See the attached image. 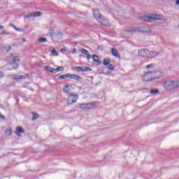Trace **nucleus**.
I'll use <instances>...</instances> for the list:
<instances>
[{
	"mask_svg": "<svg viewBox=\"0 0 179 179\" xmlns=\"http://www.w3.org/2000/svg\"><path fill=\"white\" fill-rule=\"evenodd\" d=\"M15 134L17 136H21L20 134H24V130H23V128L20 127H17L16 128V131H15Z\"/></svg>",
	"mask_w": 179,
	"mask_h": 179,
	"instance_id": "nucleus-15",
	"label": "nucleus"
},
{
	"mask_svg": "<svg viewBox=\"0 0 179 179\" xmlns=\"http://www.w3.org/2000/svg\"><path fill=\"white\" fill-rule=\"evenodd\" d=\"M178 28H179V24H178Z\"/></svg>",
	"mask_w": 179,
	"mask_h": 179,
	"instance_id": "nucleus-47",
	"label": "nucleus"
},
{
	"mask_svg": "<svg viewBox=\"0 0 179 179\" xmlns=\"http://www.w3.org/2000/svg\"><path fill=\"white\" fill-rule=\"evenodd\" d=\"M10 27H12L13 29H14V30H15V31H19L20 33L23 32V29H19V28L16 27V26H15V25L13 24H10Z\"/></svg>",
	"mask_w": 179,
	"mask_h": 179,
	"instance_id": "nucleus-20",
	"label": "nucleus"
},
{
	"mask_svg": "<svg viewBox=\"0 0 179 179\" xmlns=\"http://www.w3.org/2000/svg\"><path fill=\"white\" fill-rule=\"evenodd\" d=\"M57 37H58V38H62V34L59 33V34H57Z\"/></svg>",
	"mask_w": 179,
	"mask_h": 179,
	"instance_id": "nucleus-36",
	"label": "nucleus"
},
{
	"mask_svg": "<svg viewBox=\"0 0 179 179\" xmlns=\"http://www.w3.org/2000/svg\"><path fill=\"white\" fill-rule=\"evenodd\" d=\"M96 104V102H91V103H79V107L82 110H90V108H92L93 106Z\"/></svg>",
	"mask_w": 179,
	"mask_h": 179,
	"instance_id": "nucleus-5",
	"label": "nucleus"
},
{
	"mask_svg": "<svg viewBox=\"0 0 179 179\" xmlns=\"http://www.w3.org/2000/svg\"><path fill=\"white\" fill-rule=\"evenodd\" d=\"M68 78H69V79H73L74 80H80V79H82L81 76H79L76 74L67 73V74H64L59 76V79H61V80L68 79Z\"/></svg>",
	"mask_w": 179,
	"mask_h": 179,
	"instance_id": "nucleus-3",
	"label": "nucleus"
},
{
	"mask_svg": "<svg viewBox=\"0 0 179 179\" xmlns=\"http://www.w3.org/2000/svg\"><path fill=\"white\" fill-rule=\"evenodd\" d=\"M63 92L66 94H72L73 93H71L72 92V85H66L63 89Z\"/></svg>",
	"mask_w": 179,
	"mask_h": 179,
	"instance_id": "nucleus-13",
	"label": "nucleus"
},
{
	"mask_svg": "<svg viewBox=\"0 0 179 179\" xmlns=\"http://www.w3.org/2000/svg\"><path fill=\"white\" fill-rule=\"evenodd\" d=\"M122 38H126V40L131 38V36H122Z\"/></svg>",
	"mask_w": 179,
	"mask_h": 179,
	"instance_id": "nucleus-34",
	"label": "nucleus"
},
{
	"mask_svg": "<svg viewBox=\"0 0 179 179\" xmlns=\"http://www.w3.org/2000/svg\"><path fill=\"white\" fill-rule=\"evenodd\" d=\"M5 50L8 52V51H10V50H12V48L10 47V45H7L5 47Z\"/></svg>",
	"mask_w": 179,
	"mask_h": 179,
	"instance_id": "nucleus-33",
	"label": "nucleus"
},
{
	"mask_svg": "<svg viewBox=\"0 0 179 179\" xmlns=\"http://www.w3.org/2000/svg\"><path fill=\"white\" fill-rule=\"evenodd\" d=\"M39 43H47V38H40L38 39Z\"/></svg>",
	"mask_w": 179,
	"mask_h": 179,
	"instance_id": "nucleus-31",
	"label": "nucleus"
},
{
	"mask_svg": "<svg viewBox=\"0 0 179 179\" xmlns=\"http://www.w3.org/2000/svg\"><path fill=\"white\" fill-rule=\"evenodd\" d=\"M0 34H5V30H2L0 31Z\"/></svg>",
	"mask_w": 179,
	"mask_h": 179,
	"instance_id": "nucleus-42",
	"label": "nucleus"
},
{
	"mask_svg": "<svg viewBox=\"0 0 179 179\" xmlns=\"http://www.w3.org/2000/svg\"><path fill=\"white\" fill-rule=\"evenodd\" d=\"M61 52H65V51H66V49H65V48H62V49H61Z\"/></svg>",
	"mask_w": 179,
	"mask_h": 179,
	"instance_id": "nucleus-40",
	"label": "nucleus"
},
{
	"mask_svg": "<svg viewBox=\"0 0 179 179\" xmlns=\"http://www.w3.org/2000/svg\"><path fill=\"white\" fill-rule=\"evenodd\" d=\"M99 23H101V24H103V26H110V22H108V20L107 18L102 17L101 18V21H98Z\"/></svg>",
	"mask_w": 179,
	"mask_h": 179,
	"instance_id": "nucleus-14",
	"label": "nucleus"
},
{
	"mask_svg": "<svg viewBox=\"0 0 179 179\" xmlns=\"http://www.w3.org/2000/svg\"><path fill=\"white\" fill-rule=\"evenodd\" d=\"M17 68H19V65L17 64L13 66V69H17Z\"/></svg>",
	"mask_w": 179,
	"mask_h": 179,
	"instance_id": "nucleus-39",
	"label": "nucleus"
},
{
	"mask_svg": "<svg viewBox=\"0 0 179 179\" xmlns=\"http://www.w3.org/2000/svg\"><path fill=\"white\" fill-rule=\"evenodd\" d=\"M103 65L108 66L110 64V60L108 59H105L103 62Z\"/></svg>",
	"mask_w": 179,
	"mask_h": 179,
	"instance_id": "nucleus-29",
	"label": "nucleus"
},
{
	"mask_svg": "<svg viewBox=\"0 0 179 179\" xmlns=\"http://www.w3.org/2000/svg\"><path fill=\"white\" fill-rule=\"evenodd\" d=\"M153 79H160L162 76H164V73L162 71H152Z\"/></svg>",
	"mask_w": 179,
	"mask_h": 179,
	"instance_id": "nucleus-11",
	"label": "nucleus"
},
{
	"mask_svg": "<svg viewBox=\"0 0 179 179\" xmlns=\"http://www.w3.org/2000/svg\"><path fill=\"white\" fill-rule=\"evenodd\" d=\"M43 13L40 11L35 12V13H31L30 14L25 15L24 17L25 19H29V17H38V16H41Z\"/></svg>",
	"mask_w": 179,
	"mask_h": 179,
	"instance_id": "nucleus-10",
	"label": "nucleus"
},
{
	"mask_svg": "<svg viewBox=\"0 0 179 179\" xmlns=\"http://www.w3.org/2000/svg\"><path fill=\"white\" fill-rule=\"evenodd\" d=\"M10 135H12V129L10 128L6 129V136H10Z\"/></svg>",
	"mask_w": 179,
	"mask_h": 179,
	"instance_id": "nucleus-23",
	"label": "nucleus"
},
{
	"mask_svg": "<svg viewBox=\"0 0 179 179\" xmlns=\"http://www.w3.org/2000/svg\"><path fill=\"white\" fill-rule=\"evenodd\" d=\"M1 120H5V117L2 115H0Z\"/></svg>",
	"mask_w": 179,
	"mask_h": 179,
	"instance_id": "nucleus-41",
	"label": "nucleus"
},
{
	"mask_svg": "<svg viewBox=\"0 0 179 179\" xmlns=\"http://www.w3.org/2000/svg\"><path fill=\"white\" fill-rule=\"evenodd\" d=\"M75 70L78 72H92V69L87 66H76Z\"/></svg>",
	"mask_w": 179,
	"mask_h": 179,
	"instance_id": "nucleus-8",
	"label": "nucleus"
},
{
	"mask_svg": "<svg viewBox=\"0 0 179 179\" xmlns=\"http://www.w3.org/2000/svg\"><path fill=\"white\" fill-rule=\"evenodd\" d=\"M149 55H151L150 58H155V57H157L159 55V52H156L155 51H149Z\"/></svg>",
	"mask_w": 179,
	"mask_h": 179,
	"instance_id": "nucleus-21",
	"label": "nucleus"
},
{
	"mask_svg": "<svg viewBox=\"0 0 179 179\" xmlns=\"http://www.w3.org/2000/svg\"><path fill=\"white\" fill-rule=\"evenodd\" d=\"M32 121H36V120H37V118H38V115L36 113H32Z\"/></svg>",
	"mask_w": 179,
	"mask_h": 179,
	"instance_id": "nucleus-25",
	"label": "nucleus"
},
{
	"mask_svg": "<svg viewBox=\"0 0 179 179\" xmlns=\"http://www.w3.org/2000/svg\"><path fill=\"white\" fill-rule=\"evenodd\" d=\"M80 52L81 54H83V55H87L89 54V51H87L86 49H81Z\"/></svg>",
	"mask_w": 179,
	"mask_h": 179,
	"instance_id": "nucleus-26",
	"label": "nucleus"
},
{
	"mask_svg": "<svg viewBox=\"0 0 179 179\" xmlns=\"http://www.w3.org/2000/svg\"><path fill=\"white\" fill-rule=\"evenodd\" d=\"M149 50L148 49H141L138 50V55L140 57H148L149 55Z\"/></svg>",
	"mask_w": 179,
	"mask_h": 179,
	"instance_id": "nucleus-12",
	"label": "nucleus"
},
{
	"mask_svg": "<svg viewBox=\"0 0 179 179\" xmlns=\"http://www.w3.org/2000/svg\"><path fill=\"white\" fill-rule=\"evenodd\" d=\"M4 76H5V74L3 73V72L0 71V78H3Z\"/></svg>",
	"mask_w": 179,
	"mask_h": 179,
	"instance_id": "nucleus-35",
	"label": "nucleus"
},
{
	"mask_svg": "<svg viewBox=\"0 0 179 179\" xmlns=\"http://www.w3.org/2000/svg\"><path fill=\"white\" fill-rule=\"evenodd\" d=\"M92 58V55H89V54H87V59H90Z\"/></svg>",
	"mask_w": 179,
	"mask_h": 179,
	"instance_id": "nucleus-37",
	"label": "nucleus"
},
{
	"mask_svg": "<svg viewBox=\"0 0 179 179\" xmlns=\"http://www.w3.org/2000/svg\"><path fill=\"white\" fill-rule=\"evenodd\" d=\"M11 78L14 80H20L22 79H25L24 76H20V75H13Z\"/></svg>",
	"mask_w": 179,
	"mask_h": 179,
	"instance_id": "nucleus-16",
	"label": "nucleus"
},
{
	"mask_svg": "<svg viewBox=\"0 0 179 179\" xmlns=\"http://www.w3.org/2000/svg\"><path fill=\"white\" fill-rule=\"evenodd\" d=\"M6 34H7L8 36L10 35V33H6Z\"/></svg>",
	"mask_w": 179,
	"mask_h": 179,
	"instance_id": "nucleus-45",
	"label": "nucleus"
},
{
	"mask_svg": "<svg viewBox=\"0 0 179 179\" xmlns=\"http://www.w3.org/2000/svg\"><path fill=\"white\" fill-rule=\"evenodd\" d=\"M164 89L167 90H173L174 87H179V80L173 81L171 80H166L164 83Z\"/></svg>",
	"mask_w": 179,
	"mask_h": 179,
	"instance_id": "nucleus-2",
	"label": "nucleus"
},
{
	"mask_svg": "<svg viewBox=\"0 0 179 179\" xmlns=\"http://www.w3.org/2000/svg\"><path fill=\"white\" fill-rule=\"evenodd\" d=\"M150 93H151V94H157V93H159V90L157 89L151 90Z\"/></svg>",
	"mask_w": 179,
	"mask_h": 179,
	"instance_id": "nucleus-28",
	"label": "nucleus"
},
{
	"mask_svg": "<svg viewBox=\"0 0 179 179\" xmlns=\"http://www.w3.org/2000/svg\"><path fill=\"white\" fill-rule=\"evenodd\" d=\"M155 66L154 64H148L145 66L146 69H150V68H153Z\"/></svg>",
	"mask_w": 179,
	"mask_h": 179,
	"instance_id": "nucleus-32",
	"label": "nucleus"
},
{
	"mask_svg": "<svg viewBox=\"0 0 179 179\" xmlns=\"http://www.w3.org/2000/svg\"><path fill=\"white\" fill-rule=\"evenodd\" d=\"M49 51L50 52H51L52 54H53V55L55 57H58V52H57V50H55V48H49Z\"/></svg>",
	"mask_w": 179,
	"mask_h": 179,
	"instance_id": "nucleus-19",
	"label": "nucleus"
},
{
	"mask_svg": "<svg viewBox=\"0 0 179 179\" xmlns=\"http://www.w3.org/2000/svg\"><path fill=\"white\" fill-rule=\"evenodd\" d=\"M2 29H3V26L0 25V30H2Z\"/></svg>",
	"mask_w": 179,
	"mask_h": 179,
	"instance_id": "nucleus-44",
	"label": "nucleus"
},
{
	"mask_svg": "<svg viewBox=\"0 0 179 179\" xmlns=\"http://www.w3.org/2000/svg\"><path fill=\"white\" fill-rule=\"evenodd\" d=\"M22 41L26 42V39H23Z\"/></svg>",
	"mask_w": 179,
	"mask_h": 179,
	"instance_id": "nucleus-46",
	"label": "nucleus"
},
{
	"mask_svg": "<svg viewBox=\"0 0 179 179\" xmlns=\"http://www.w3.org/2000/svg\"><path fill=\"white\" fill-rule=\"evenodd\" d=\"M108 69H110V71H113L115 68L114 65L109 64L107 66Z\"/></svg>",
	"mask_w": 179,
	"mask_h": 179,
	"instance_id": "nucleus-30",
	"label": "nucleus"
},
{
	"mask_svg": "<svg viewBox=\"0 0 179 179\" xmlns=\"http://www.w3.org/2000/svg\"><path fill=\"white\" fill-rule=\"evenodd\" d=\"M45 71H48V72H51V73H55V69L50 67V66H46L45 68Z\"/></svg>",
	"mask_w": 179,
	"mask_h": 179,
	"instance_id": "nucleus-22",
	"label": "nucleus"
},
{
	"mask_svg": "<svg viewBox=\"0 0 179 179\" xmlns=\"http://www.w3.org/2000/svg\"><path fill=\"white\" fill-rule=\"evenodd\" d=\"M142 20H144V22H148L149 23L156 22V20H162V22H166V20H167V17L162 15L151 14L150 15L143 17Z\"/></svg>",
	"mask_w": 179,
	"mask_h": 179,
	"instance_id": "nucleus-1",
	"label": "nucleus"
},
{
	"mask_svg": "<svg viewBox=\"0 0 179 179\" xmlns=\"http://www.w3.org/2000/svg\"><path fill=\"white\" fill-rule=\"evenodd\" d=\"M175 3H176V6H178L179 5V0H176Z\"/></svg>",
	"mask_w": 179,
	"mask_h": 179,
	"instance_id": "nucleus-43",
	"label": "nucleus"
},
{
	"mask_svg": "<svg viewBox=\"0 0 179 179\" xmlns=\"http://www.w3.org/2000/svg\"><path fill=\"white\" fill-rule=\"evenodd\" d=\"M92 59L94 62H96L98 65H100V64H101V61L99 60V57L96 55H92Z\"/></svg>",
	"mask_w": 179,
	"mask_h": 179,
	"instance_id": "nucleus-18",
	"label": "nucleus"
},
{
	"mask_svg": "<svg viewBox=\"0 0 179 179\" xmlns=\"http://www.w3.org/2000/svg\"><path fill=\"white\" fill-rule=\"evenodd\" d=\"M78 99H79V96H78V94H71L67 99L68 106H71V104H75V103L78 101Z\"/></svg>",
	"mask_w": 179,
	"mask_h": 179,
	"instance_id": "nucleus-4",
	"label": "nucleus"
},
{
	"mask_svg": "<svg viewBox=\"0 0 179 179\" xmlns=\"http://www.w3.org/2000/svg\"><path fill=\"white\" fill-rule=\"evenodd\" d=\"M19 61H20V57H15L13 58V64H17V62H19Z\"/></svg>",
	"mask_w": 179,
	"mask_h": 179,
	"instance_id": "nucleus-27",
	"label": "nucleus"
},
{
	"mask_svg": "<svg viewBox=\"0 0 179 179\" xmlns=\"http://www.w3.org/2000/svg\"><path fill=\"white\" fill-rule=\"evenodd\" d=\"M72 53H73V54L76 53V48H73V49L72 50Z\"/></svg>",
	"mask_w": 179,
	"mask_h": 179,
	"instance_id": "nucleus-38",
	"label": "nucleus"
},
{
	"mask_svg": "<svg viewBox=\"0 0 179 179\" xmlns=\"http://www.w3.org/2000/svg\"><path fill=\"white\" fill-rule=\"evenodd\" d=\"M111 53L113 57H115V58H118L120 55H118V51L115 48L111 49Z\"/></svg>",
	"mask_w": 179,
	"mask_h": 179,
	"instance_id": "nucleus-17",
	"label": "nucleus"
},
{
	"mask_svg": "<svg viewBox=\"0 0 179 179\" xmlns=\"http://www.w3.org/2000/svg\"><path fill=\"white\" fill-rule=\"evenodd\" d=\"M143 82H150V80H153V73L150 71L146 73L144 76H142Z\"/></svg>",
	"mask_w": 179,
	"mask_h": 179,
	"instance_id": "nucleus-6",
	"label": "nucleus"
},
{
	"mask_svg": "<svg viewBox=\"0 0 179 179\" xmlns=\"http://www.w3.org/2000/svg\"><path fill=\"white\" fill-rule=\"evenodd\" d=\"M64 71V67L60 66L57 69H55V73H57V72H62Z\"/></svg>",
	"mask_w": 179,
	"mask_h": 179,
	"instance_id": "nucleus-24",
	"label": "nucleus"
},
{
	"mask_svg": "<svg viewBox=\"0 0 179 179\" xmlns=\"http://www.w3.org/2000/svg\"><path fill=\"white\" fill-rule=\"evenodd\" d=\"M129 33H134L135 31H141V33H148V31L143 27H129Z\"/></svg>",
	"mask_w": 179,
	"mask_h": 179,
	"instance_id": "nucleus-7",
	"label": "nucleus"
},
{
	"mask_svg": "<svg viewBox=\"0 0 179 179\" xmlns=\"http://www.w3.org/2000/svg\"><path fill=\"white\" fill-rule=\"evenodd\" d=\"M94 17L97 20V22H101V18L103 17V15L100 13V11L99 10H93Z\"/></svg>",
	"mask_w": 179,
	"mask_h": 179,
	"instance_id": "nucleus-9",
	"label": "nucleus"
}]
</instances>
